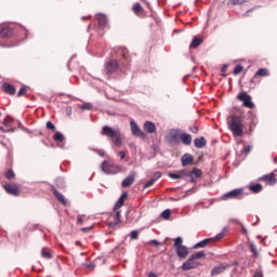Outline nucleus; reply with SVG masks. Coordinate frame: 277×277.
<instances>
[{
	"instance_id": "13d9d810",
	"label": "nucleus",
	"mask_w": 277,
	"mask_h": 277,
	"mask_svg": "<svg viewBox=\"0 0 277 277\" xmlns=\"http://www.w3.org/2000/svg\"><path fill=\"white\" fill-rule=\"evenodd\" d=\"M84 267H87V269H94V267H96V264L94 263L84 264Z\"/></svg>"
},
{
	"instance_id": "58836bf2",
	"label": "nucleus",
	"mask_w": 277,
	"mask_h": 277,
	"mask_svg": "<svg viewBox=\"0 0 277 277\" xmlns=\"http://www.w3.org/2000/svg\"><path fill=\"white\" fill-rule=\"evenodd\" d=\"M250 0H229L230 5H243V3H248Z\"/></svg>"
},
{
	"instance_id": "e2e57ef3",
	"label": "nucleus",
	"mask_w": 277,
	"mask_h": 277,
	"mask_svg": "<svg viewBox=\"0 0 277 277\" xmlns=\"http://www.w3.org/2000/svg\"><path fill=\"white\" fill-rule=\"evenodd\" d=\"M253 277H263V272L261 271L255 272Z\"/></svg>"
},
{
	"instance_id": "0e129e2a",
	"label": "nucleus",
	"mask_w": 277,
	"mask_h": 277,
	"mask_svg": "<svg viewBox=\"0 0 277 277\" xmlns=\"http://www.w3.org/2000/svg\"><path fill=\"white\" fill-rule=\"evenodd\" d=\"M268 179H269V174H265L260 177V181H268Z\"/></svg>"
},
{
	"instance_id": "aec40b11",
	"label": "nucleus",
	"mask_w": 277,
	"mask_h": 277,
	"mask_svg": "<svg viewBox=\"0 0 277 277\" xmlns=\"http://www.w3.org/2000/svg\"><path fill=\"white\" fill-rule=\"evenodd\" d=\"M175 252L179 259H187V254H189V249H187V246H182V247H177L175 249Z\"/></svg>"
},
{
	"instance_id": "09e8293b",
	"label": "nucleus",
	"mask_w": 277,
	"mask_h": 277,
	"mask_svg": "<svg viewBox=\"0 0 277 277\" xmlns=\"http://www.w3.org/2000/svg\"><path fill=\"white\" fill-rule=\"evenodd\" d=\"M45 127L49 131H55V124L52 121H47Z\"/></svg>"
},
{
	"instance_id": "9b49d317",
	"label": "nucleus",
	"mask_w": 277,
	"mask_h": 277,
	"mask_svg": "<svg viewBox=\"0 0 277 277\" xmlns=\"http://www.w3.org/2000/svg\"><path fill=\"white\" fill-rule=\"evenodd\" d=\"M130 127L132 135H134L135 137H141V140H146V134L144 133V131H142V129H140V126H137L134 120L130 122Z\"/></svg>"
},
{
	"instance_id": "473e14b6",
	"label": "nucleus",
	"mask_w": 277,
	"mask_h": 277,
	"mask_svg": "<svg viewBox=\"0 0 277 277\" xmlns=\"http://www.w3.org/2000/svg\"><path fill=\"white\" fill-rule=\"evenodd\" d=\"M188 174H190V176H196V179H200V176H202V171L195 167Z\"/></svg>"
},
{
	"instance_id": "ddd939ff",
	"label": "nucleus",
	"mask_w": 277,
	"mask_h": 277,
	"mask_svg": "<svg viewBox=\"0 0 277 277\" xmlns=\"http://www.w3.org/2000/svg\"><path fill=\"white\" fill-rule=\"evenodd\" d=\"M51 192L54 194L58 202L63 205V207H68V200L66 199V197H64L62 193H60V190H57V188H55V186H52Z\"/></svg>"
},
{
	"instance_id": "b1692460",
	"label": "nucleus",
	"mask_w": 277,
	"mask_h": 277,
	"mask_svg": "<svg viewBox=\"0 0 277 277\" xmlns=\"http://www.w3.org/2000/svg\"><path fill=\"white\" fill-rule=\"evenodd\" d=\"M180 140L185 144V146H189V144H192V134L183 132L180 134Z\"/></svg>"
},
{
	"instance_id": "9d476101",
	"label": "nucleus",
	"mask_w": 277,
	"mask_h": 277,
	"mask_svg": "<svg viewBox=\"0 0 277 277\" xmlns=\"http://www.w3.org/2000/svg\"><path fill=\"white\" fill-rule=\"evenodd\" d=\"M118 68H120V65L118 64V61L109 60L105 64L104 72L106 75H114V72H116V70H118Z\"/></svg>"
},
{
	"instance_id": "052dcab7",
	"label": "nucleus",
	"mask_w": 277,
	"mask_h": 277,
	"mask_svg": "<svg viewBox=\"0 0 277 277\" xmlns=\"http://www.w3.org/2000/svg\"><path fill=\"white\" fill-rule=\"evenodd\" d=\"M189 131H192L193 133H198V127H196V126H193V127H190L189 128Z\"/></svg>"
},
{
	"instance_id": "680f3d73",
	"label": "nucleus",
	"mask_w": 277,
	"mask_h": 277,
	"mask_svg": "<svg viewBox=\"0 0 277 277\" xmlns=\"http://www.w3.org/2000/svg\"><path fill=\"white\" fill-rule=\"evenodd\" d=\"M150 243H151V246H161V242H159L158 240H150Z\"/></svg>"
},
{
	"instance_id": "c03bdc74",
	"label": "nucleus",
	"mask_w": 277,
	"mask_h": 277,
	"mask_svg": "<svg viewBox=\"0 0 277 277\" xmlns=\"http://www.w3.org/2000/svg\"><path fill=\"white\" fill-rule=\"evenodd\" d=\"M79 107H80V109L85 111V110L92 109V104L91 103H84V104L80 105Z\"/></svg>"
},
{
	"instance_id": "72a5a7b5",
	"label": "nucleus",
	"mask_w": 277,
	"mask_h": 277,
	"mask_svg": "<svg viewBox=\"0 0 277 277\" xmlns=\"http://www.w3.org/2000/svg\"><path fill=\"white\" fill-rule=\"evenodd\" d=\"M129 235H130V239L132 241H135V240H137L140 238V230L133 229L132 232H130Z\"/></svg>"
},
{
	"instance_id": "864d4df0",
	"label": "nucleus",
	"mask_w": 277,
	"mask_h": 277,
	"mask_svg": "<svg viewBox=\"0 0 277 277\" xmlns=\"http://www.w3.org/2000/svg\"><path fill=\"white\" fill-rule=\"evenodd\" d=\"M65 111H66V116H72V107L67 106V107L65 108Z\"/></svg>"
},
{
	"instance_id": "5701e85b",
	"label": "nucleus",
	"mask_w": 277,
	"mask_h": 277,
	"mask_svg": "<svg viewBox=\"0 0 277 277\" xmlns=\"http://www.w3.org/2000/svg\"><path fill=\"white\" fill-rule=\"evenodd\" d=\"M195 148H205L207 146V138L200 136L194 140Z\"/></svg>"
},
{
	"instance_id": "c9c22d12",
	"label": "nucleus",
	"mask_w": 277,
	"mask_h": 277,
	"mask_svg": "<svg viewBox=\"0 0 277 277\" xmlns=\"http://www.w3.org/2000/svg\"><path fill=\"white\" fill-rule=\"evenodd\" d=\"M53 140L54 142H64V134L62 132H55Z\"/></svg>"
},
{
	"instance_id": "f704fd0d",
	"label": "nucleus",
	"mask_w": 277,
	"mask_h": 277,
	"mask_svg": "<svg viewBox=\"0 0 277 277\" xmlns=\"http://www.w3.org/2000/svg\"><path fill=\"white\" fill-rule=\"evenodd\" d=\"M41 256L42 259H47V260L53 259V254H51V252H49V250L47 249L41 250Z\"/></svg>"
},
{
	"instance_id": "39448f33",
	"label": "nucleus",
	"mask_w": 277,
	"mask_h": 277,
	"mask_svg": "<svg viewBox=\"0 0 277 277\" xmlns=\"http://www.w3.org/2000/svg\"><path fill=\"white\" fill-rule=\"evenodd\" d=\"M120 164L109 163V161L104 160L101 163V170L104 174H118L120 172Z\"/></svg>"
},
{
	"instance_id": "c85d7f7f",
	"label": "nucleus",
	"mask_w": 277,
	"mask_h": 277,
	"mask_svg": "<svg viewBox=\"0 0 277 277\" xmlns=\"http://www.w3.org/2000/svg\"><path fill=\"white\" fill-rule=\"evenodd\" d=\"M249 250L253 254V259H259V250H256L254 241L249 242Z\"/></svg>"
},
{
	"instance_id": "2f4dec72",
	"label": "nucleus",
	"mask_w": 277,
	"mask_h": 277,
	"mask_svg": "<svg viewBox=\"0 0 277 277\" xmlns=\"http://www.w3.org/2000/svg\"><path fill=\"white\" fill-rule=\"evenodd\" d=\"M207 256V253L205 251H199L190 255V259L193 261H197L198 259H205Z\"/></svg>"
},
{
	"instance_id": "1a4fd4ad",
	"label": "nucleus",
	"mask_w": 277,
	"mask_h": 277,
	"mask_svg": "<svg viewBox=\"0 0 277 277\" xmlns=\"http://www.w3.org/2000/svg\"><path fill=\"white\" fill-rule=\"evenodd\" d=\"M96 19L98 23L97 32L100 34V36H103V34H105V32H101V31H103V29H106V27H107V23H108L107 15H105L103 13H97Z\"/></svg>"
},
{
	"instance_id": "0eeeda50",
	"label": "nucleus",
	"mask_w": 277,
	"mask_h": 277,
	"mask_svg": "<svg viewBox=\"0 0 277 277\" xmlns=\"http://www.w3.org/2000/svg\"><path fill=\"white\" fill-rule=\"evenodd\" d=\"M118 55L121 56L120 64L121 66L129 68V64H131V60L129 58V50L127 48H119L117 50Z\"/></svg>"
},
{
	"instance_id": "a18cd8bd",
	"label": "nucleus",
	"mask_w": 277,
	"mask_h": 277,
	"mask_svg": "<svg viewBox=\"0 0 277 277\" xmlns=\"http://www.w3.org/2000/svg\"><path fill=\"white\" fill-rule=\"evenodd\" d=\"M90 150H93V153H96L100 157H105V150L98 149V148H90Z\"/></svg>"
},
{
	"instance_id": "4c0bfd02",
	"label": "nucleus",
	"mask_w": 277,
	"mask_h": 277,
	"mask_svg": "<svg viewBox=\"0 0 277 277\" xmlns=\"http://www.w3.org/2000/svg\"><path fill=\"white\" fill-rule=\"evenodd\" d=\"M174 248H181L183 247V237L179 236L174 239V243H173Z\"/></svg>"
},
{
	"instance_id": "4468645a",
	"label": "nucleus",
	"mask_w": 277,
	"mask_h": 277,
	"mask_svg": "<svg viewBox=\"0 0 277 277\" xmlns=\"http://www.w3.org/2000/svg\"><path fill=\"white\" fill-rule=\"evenodd\" d=\"M51 192L54 194L58 202L63 205V207H68V200L66 199V197H64L62 193H60V190H57V188H55V186H52Z\"/></svg>"
},
{
	"instance_id": "4d7b16f0",
	"label": "nucleus",
	"mask_w": 277,
	"mask_h": 277,
	"mask_svg": "<svg viewBox=\"0 0 277 277\" xmlns=\"http://www.w3.org/2000/svg\"><path fill=\"white\" fill-rule=\"evenodd\" d=\"M250 150H252V146H247V147H245L243 148V150H242V153L245 154V155H248L249 153H250Z\"/></svg>"
},
{
	"instance_id": "423d86ee",
	"label": "nucleus",
	"mask_w": 277,
	"mask_h": 277,
	"mask_svg": "<svg viewBox=\"0 0 277 277\" xmlns=\"http://www.w3.org/2000/svg\"><path fill=\"white\" fill-rule=\"evenodd\" d=\"M238 101L242 103V107L247 109H254L255 105L252 103V96L246 92H240L237 95Z\"/></svg>"
},
{
	"instance_id": "bb28decb",
	"label": "nucleus",
	"mask_w": 277,
	"mask_h": 277,
	"mask_svg": "<svg viewBox=\"0 0 277 277\" xmlns=\"http://www.w3.org/2000/svg\"><path fill=\"white\" fill-rule=\"evenodd\" d=\"M120 217H121V212L117 211L115 213V217L113 222L108 223V226L114 227V226H118V224H120Z\"/></svg>"
},
{
	"instance_id": "20e7f679",
	"label": "nucleus",
	"mask_w": 277,
	"mask_h": 277,
	"mask_svg": "<svg viewBox=\"0 0 277 277\" xmlns=\"http://www.w3.org/2000/svg\"><path fill=\"white\" fill-rule=\"evenodd\" d=\"M228 129L233 135H237L238 137L243 135V123H241L239 117H232V120L228 122Z\"/></svg>"
},
{
	"instance_id": "cd10ccee",
	"label": "nucleus",
	"mask_w": 277,
	"mask_h": 277,
	"mask_svg": "<svg viewBox=\"0 0 277 277\" xmlns=\"http://www.w3.org/2000/svg\"><path fill=\"white\" fill-rule=\"evenodd\" d=\"M249 189L253 194H259V193L263 192V185H261V183L252 184V185H250Z\"/></svg>"
},
{
	"instance_id": "49530a36",
	"label": "nucleus",
	"mask_w": 277,
	"mask_h": 277,
	"mask_svg": "<svg viewBox=\"0 0 277 277\" xmlns=\"http://www.w3.org/2000/svg\"><path fill=\"white\" fill-rule=\"evenodd\" d=\"M155 185V180L150 179L146 184L143 185V189H148V187H153Z\"/></svg>"
},
{
	"instance_id": "6ab92c4d",
	"label": "nucleus",
	"mask_w": 277,
	"mask_h": 277,
	"mask_svg": "<svg viewBox=\"0 0 277 277\" xmlns=\"http://www.w3.org/2000/svg\"><path fill=\"white\" fill-rule=\"evenodd\" d=\"M127 198H129V193H127V192L122 193L121 196L119 197V199L117 200V202L114 206V211L123 207L124 201L127 200Z\"/></svg>"
},
{
	"instance_id": "a878e982",
	"label": "nucleus",
	"mask_w": 277,
	"mask_h": 277,
	"mask_svg": "<svg viewBox=\"0 0 277 277\" xmlns=\"http://www.w3.org/2000/svg\"><path fill=\"white\" fill-rule=\"evenodd\" d=\"M132 11L136 16H140V14H143L144 12V6H142V4H140L138 2H135L132 6Z\"/></svg>"
},
{
	"instance_id": "6e6552de",
	"label": "nucleus",
	"mask_w": 277,
	"mask_h": 277,
	"mask_svg": "<svg viewBox=\"0 0 277 277\" xmlns=\"http://www.w3.org/2000/svg\"><path fill=\"white\" fill-rule=\"evenodd\" d=\"M240 196H243V188H236L225 193L222 196V200H237V198H239Z\"/></svg>"
},
{
	"instance_id": "f3484780",
	"label": "nucleus",
	"mask_w": 277,
	"mask_h": 277,
	"mask_svg": "<svg viewBox=\"0 0 277 277\" xmlns=\"http://www.w3.org/2000/svg\"><path fill=\"white\" fill-rule=\"evenodd\" d=\"M228 267H230V265L226 264V263H223L221 265H216L212 268L211 276H219V274H222V273L226 272V269H228Z\"/></svg>"
},
{
	"instance_id": "6e6d98bb",
	"label": "nucleus",
	"mask_w": 277,
	"mask_h": 277,
	"mask_svg": "<svg viewBox=\"0 0 277 277\" xmlns=\"http://www.w3.org/2000/svg\"><path fill=\"white\" fill-rule=\"evenodd\" d=\"M118 156L120 157L121 160L127 159V153H124L122 150L118 151Z\"/></svg>"
},
{
	"instance_id": "dca6fc26",
	"label": "nucleus",
	"mask_w": 277,
	"mask_h": 277,
	"mask_svg": "<svg viewBox=\"0 0 277 277\" xmlns=\"http://www.w3.org/2000/svg\"><path fill=\"white\" fill-rule=\"evenodd\" d=\"M198 267V263H196L192 258H189L186 262H184L181 266L183 272H189V269H196Z\"/></svg>"
},
{
	"instance_id": "c756f323",
	"label": "nucleus",
	"mask_w": 277,
	"mask_h": 277,
	"mask_svg": "<svg viewBox=\"0 0 277 277\" xmlns=\"http://www.w3.org/2000/svg\"><path fill=\"white\" fill-rule=\"evenodd\" d=\"M254 77H269V69H267V68H260L254 74Z\"/></svg>"
},
{
	"instance_id": "37998d69",
	"label": "nucleus",
	"mask_w": 277,
	"mask_h": 277,
	"mask_svg": "<svg viewBox=\"0 0 277 277\" xmlns=\"http://www.w3.org/2000/svg\"><path fill=\"white\" fill-rule=\"evenodd\" d=\"M177 174H179L180 179H185V176H192V174H189V172H187L185 170L177 171Z\"/></svg>"
},
{
	"instance_id": "603ef678",
	"label": "nucleus",
	"mask_w": 277,
	"mask_h": 277,
	"mask_svg": "<svg viewBox=\"0 0 277 277\" xmlns=\"http://www.w3.org/2000/svg\"><path fill=\"white\" fill-rule=\"evenodd\" d=\"M228 69V64H224L221 68L222 77H226V70Z\"/></svg>"
},
{
	"instance_id": "79ce46f5",
	"label": "nucleus",
	"mask_w": 277,
	"mask_h": 277,
	"mask_svg": "<svg viewBox=\"0 0 277 277\" xmlns=\"http://www.w3.org/2000/svg\"><path fill=\"white\" fill-rule=\"evenodd\" d=\"M267 181H268V184L276 185V183H277L276 175H274V173L268 174V180Z\"/></svg>"
},
{
	"instance_id": "338daca9",
	"label": "nucleus",
	"mask_w": 277,
	"mask_h": 277,
	"mask_svg": "<svg viewBox=\"0 0 277 277\" xmlns=\"http://www.w3.org/2000/svg\"><path fill=\"white\" fill-rule=\"evenodd\" d=\"M11 123L12 122L8 121L6 119H4V121H3L4 127H10Z\"/></svg>"
},
{
	"instance_id": "393cba45",
	"label": "nucleus",
	"mask_w": 277,
	"mask_h": 277,
	"mask_svg": "<svg viewBox=\"0 0 277 277\" xmlns=\"http://www.w3.org/2000/svg\"><path fill=\"white\" fill-rule=\"evenodd\" d=\"M203 41L205 39L202 38L194 37L189 44V49H198V47H200V44H202Z\"/></svg>"
},
{
	"instance_id": "4be33fe9",
	"label": "nucleus",
	"mask_w": 277,
	"mask_h": 277,
	"mask_svg": "<svg viewBox=\"0 0 277 277\" xmlns=\"http://www.w3.org/2000/svg\"><path fill=\"white\" fill-rule=\"evenodd\" d=\"M183 168L194 162V156L192 154H184L181 158Z\"/></svg>"
},
{
	"instance_id": "f03ea898",
	"label": "nucleus",
	"mask_w": 277,
	"mask_h": 277,
	"mask_svg": "<svg viewBox=\"0 0 277 277\" xmlns=\"http://www.w3.org/2000/svg\"><path fill=\"white\" fill-rule=\"evenodd\" d=\"M100 133L103 137L110 140L117 148L122 146V132L120 131V128L104 126Z\"/></svg>"
},
{
	"instance_id": "2eb2a0df",
	"label": "nucleus",
	"mask_w": 277,
	"mask_h": 277,
	"mask_svg": "<svg viewBox=\"0 0 277 277\" xmlns=\"http://www.w3.org/2000/svg\"><path fill=\"white\" fill-rule=\"evenodd\" d=\"M4 189L6 194H10L11 196H21V189L16 184H5Z\"/></svg>"
},
{
	"instance_id": "f257e3e1",
	"label": "nucleus",
	"mask_w": 277,
	"mask_h": 277,
	"mask_svg": "<svg viewBox=\"0 0 277 277\" xmlns=\"http://www.w3.org/2000/svg\"><path fill=\"white\" fill-rule=\"evenodd\" d=\"M0 36L1 38H12V36H16V38L19 40L16 44H0V47H18L21 42H25V40H27V28L21 25H17L15 28L4 26L0 29Z\"/></svg>"
},
{
	"instance_id": "5fc2aeb1",
	"label": "nucleus",
	"mask_w": 277,
	"mask_h": 277,
	"mask_svg": "<svg viewBox=\"0 0 277 277\" xmlns=\"http://www.w3.org/2000/svg\"><path fill=\"white\" fill-rule=\"evenodd\" d=\"M0 131L2 133H10V132H14V129H4L3 127L0 126Z\"/></svg>"
},
{
	"instance_id": "a19ab883",
	"label": "nucleus",
	"mask_w": 277,
	"mask_h": 277,
	"mask_svg": "<svg viewBox=\"0 0 277 277\" xmlns=\"http://www.w3.org/2000/svg\"><path fill=\"white\" fill-rule=\"evenodd\" d=\"M14 176H16L14 174V171L12 169H9L5 173V179H8V181H12V179H14Z\"/></svg>"
},
{
	"instance_id": "a211bd4d",
	"label": "nucleus",
	"mask_w": 277,
	"mask_h": 277,
	"mask_svg": "<svg viewBox=\"0 0 277 277\" xmlns=\"http://www.w3.org/2000/svg\"><path fill=\"white\" fill-rule=\"evenodd\" d=\"M143 129L144 131H146V133H157V126H155V122L153 121H145L143 124Z\"/></svg>"
},
{
	"instance_id": "7ed1b4c3",
	"label": "nucleus",
	"mask_w": 277,
	"mask_h": 277,
	"mask_svg": "<svg viewBox=\"0 0 277 277\" xmlns=\"http://www.w3.org/2000/svg\"><path fill=\"white\" fill-rule=\"evenodd\" d=\"M226 233H228V227H223L222 230L219 234H216L214 237L206 238V239L197 242L196 245H194L193 248H195V249L207 248V246H209L210 241H220V239H224V237H226Z\"/></svg>"
},
{
	"instance_id": "774afa93",
	"label": "nucleus",
	"mask_w": 277,
	"mask_h": 277,
	"mask_svg": "<svg viewBox=\"0 0 277 277\" xmlns=\"http://www.w3.org/2000/svg\"><path fill=\"white\" fill-rule=\"evenodd\" d=\"M147 277H157V274H155V273H149Z\"/></svg>"
},
{
	"instance_id": "8fccbe9b",
	"label": "nucleus",
	"mask_w": 277,
	"mask_h": 277,
	"mask_svg": "<svg viewBox=\"0 0 277 277\" xmlns=\"http://www.w3.org/2000/svg\"><path fill=\"white\" fill-rule=\"evenodd\" d=\"M168 176H169V179H173L174 181H176L177 179H181V175H179V172H176V173L170 172V173H168Z\"/></svg>"
},
{
	"instance_id": "7c9ffc66",
	"label": "nucleus",
	"mask_w": 277,
	"mask_h": 277,
	"mask_svg": "<svg viewBox=\"0 0 277 277\" xmlns=\"http://www.w3.org/2000/svg\"><path fill=\"white\" fill-rule=\"evenodd\" d=\"M170 137L173 142H179V137H181V130H171Z\"/></svg>"
},
{
	"instance_id": "e433bc0d",
	"label": "nucleus",
	"mask_w": 277,
	"mask_h": 277,
	"mask_svg": "<svg viewBox=\"0 0 277 277\" xmlns=\"http://www.w3.org/2000/svg\"><path fill=\"white\" fill-rule=\"evenodd\" d=\"M170 215H172V211L170 209H166L161 212L160 216L162 220H170Z\"/></svg>"
},
{
	"instance_id": "de8ad7c7",
	"label": "nucleus",
	"mask_w": 277,
	"mask_h": 277,
	"mask_svg": "<svg viewBox=\"0 0 277 277\" xmlns=\"http://www.w3.org/2000/svg\"><path fill=\"white\" fill-rule=\"evenodd\" d=\"M28 89H29V87H26V85L22 87L19 89V91L17 92V96H23L25 94V92H27Z\"/></svg>"
},
{
	"instance_id": "ea45409f",
	"label": "nucleus",
	"mask_w": 277,
	"mask_h": 277,
	"mask_svg": "<svg viewBox=\"0 0 277 277\" xmlns=\"http://www.w3.org/2000/svg\"><path fill=\"white\" fill-rule=\"evenodd\" d=\"M240 72H243V67L242 65H236L234 70H233V75H239Z\"/></svg>"
},
{
	"instance_id": "69168bd1",
	"label": "nucleus",
	"mask_w": 277,
	"mask_h": 277,
	"mask_svg": "<svg viewBox=\"0 0 277 277\" xmlns=\"http://www.w3.org/2000/svg\"><path fill=\"white\" fill-rule=\"evenodd\" d=\"M88 230H92V226L81 228L82 233H88Z\"/></svg>"
},
{
	"instance_id": "412c9836",
	"label": "nucleus",
	"mask_w": 277,
	"mask_h": 277,
	"mask_svg": "<svg viewBox=\"0 0 277 277\" xmlns=\"http://www.w3.org/2000/svg\"><path fill=\"white\" fill-rule=\"evenodd\" d=\"M2 91L4 92V94H16V88H14V85L10 84L9 82H4L2 84Z\"/></svg>"
},
{
	"instance_id": "bf43d9fd",
	"label": "nucleus",
	"mask_w": 277,
	"mask_h": 277,
	"mask_svg": "<svg viewBox=\"0 0 277 277\" xmlns=\"http://www.w3.org/2000/svg\"><path fill=\"white\" fill-rule=\"evenodd\" d=\"M77 224H83V215L79 214L77 216Z\"/></svg>"
},
{
	"instance_id": "f8f14e48",
	"label": "nucleus",
	"mask_w": 277,
	"mask_h": 277,
	"mask_svg": "<svg viewBox=\"0 0 277 277\" xmlns=\"http://www.w3.org/2000/svg\"><path fill=\"white\" fill-rule=\"evenodd\" d=\"M135 176L137 173L135 171H130L129 175L122 180L121 187H131L135 183Z\"/></svg>"
},
{
	"instance_id": "3c124183",
	"label": "nucleus",
	"mask_w": 277,
	"mask_h": 277,
	"mask_svg": "<svg viewBox=\"0 0 277 277\" xmlns=\"http://www.w3.org/2000/svg\"><path fill=\"white\" fill-rule=\"evenodd\" d=\"M158 179H161V172L160 171H156L154 173V176L151 177V180H155V183H157Z\"/></svg>"
}]
</instances>
